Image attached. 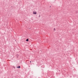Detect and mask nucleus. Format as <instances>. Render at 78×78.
Masks as SVG:
<instances>
[{"label": "nucleus", "instance_id": "obj_1", "mask_svg": "<svg viewBox=\"0 0 78 78\" xmlns=\"http://www.w3.org/2000/svg\"><path fill=\"white\" fill-rule=\"evenodd\" d=\"M33 13L34 14H37V13L36 12L34 11L33 12Z\"/></svg>", "mask_w": 78, "mask_h": 78}, {"label": "nucleus", "instance_id": "obj_2", "mask_svg": "<svg viewBox=\"0 0 78 78\" xmlns=\"http://www.w3.org/2000/svg\"><path fill=\"white\" fill-rule=\"evenodd\" d=\"M16 68H18V69H20V66H19L16 67Z\"/></svg>", "mask_w": 78, "mask_h": 78}, {"label": "nucleus", "instance_id": "obj_3", "mask_svg": "<svg viewBox=\"0 0 78 78\" xmlns=\"http://www.w3.org/2000/svg\"><path fill=\"white\" fill-rule=\"evenodd\" d=\"M16 56L17 58H18L19 57V54H16Z\"/></svg>", "mask_w": 78, "mask_h": 78}, {"label": "nucleus", "instance_id": "obj_4", "mask_svg": "<svg viewBox=\"0 0 78 78\" xmlns=\"http://www.w3.org/2000/svg\"><path fill=\"white\" fill-rule=\"evenodd\" d=\"M26 41L27 42H28V41H29V39H27L26 40Z\"/></svg>", "mask_w": 78, "mask_h": 78}, {"label": "nucleus", "instance_id": "obj_5", "mask_svg": "<svg viewBox=\"0 0 78 78\" xmlns=\"http://www.w3.org/2000/svg\"><path fill=\"white\" fill-rule=\"evenodd\" d=\"M41 17V15H39V17Z\"/></svg>", "mask_w": 78, "mask_h": 78}, {"label": "nucleus", "instance_id": "obj_6", "mask_svg": "<svg viewBox=\"0 0 78 78\" xmlns=\"http://www.w3.org/2000/svg\"><path fill=\"white\" fill-rule=\"evenodd\" d=\"M54 30H56V29H55V28H54Z\"/></svg>", "mask_w": 78, "mask_h": 78}, {"label": "nucleus", "instance_id": "obj_7", "mask_svg": "<svg viewBox=\"0 0 78 78\" xmlns=\"http://www.w3.org/2000/svg\"><path fill=\"white\" fill-rule=\"evenodd\" d=\"M13 68H14V69H16V67H13Z\"/></svg>", "mask_w": 78, "mask_h": 78}, {"label": "nucleus", "instance_id": "obj_8", "mask_svg": "<svg viewBox=\"0 0 78 78\" xmlns=\"http://www.w3.org/2000/svg\"><path fill=\"white\" fill-rule=\"evenodd\" d=\"M30 63H31V61H30Z\"/></svg>", "mask_w": 78, "mask_h": 78}, {"label": "nucleus", "instance_id": "obj_9", "mask_svg": "<svg viewBox=\"0 0 78 78\" xmlns=\"http://www.w3.org/2000/svg\"><path fill=\"white\" fill-rule=\"evenodd\" d=\"M50 8H51V6H50Z\"/></svg>", "mask_w": 78, "mask_h": 78}, {"label": "nucleus", "instance_id": "obj_10", "mask_svg": "<svg viewBox=\"0 0 78 78\" xmlns=\"http://www.w3.org/2000/svg\"><path fill=\"white\" fill-rule=\"evenodd\" d=\"M11 7H12V6Z\"/></svg>", "mask_w": 78, "mask_h": 78}]
</instances>
